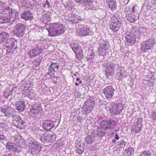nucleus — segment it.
<instances>
[{"instance_id":"4468645a","label":"nucleus","mask_w":156,"mask_h":156,"mask_svg":"<svg viewBox=\"0 0 156 156\" xmlns=\"http://www.w3.org/2000/svg\"><path fill=\"white\" fill-rule=\"evenodd\" d=\"M42 111V109L40 105H34L30 108V114L35 117L38 115H40Z\"/></svg>"},{"instance_id":"2eb2a0df","label":"nucleus","mask_w":156,"mask_h":156,"mask_svg":"<svg viewBox=\"0 0 156 156\" xmlns=\"http://www.w3.org/2000/svg\"><path fill=\"white\" fill-rule=\"evenodd\" d=\"M5 147L6 149L9 151L14 152L15 153H18L20 152L18 148H20V144L18 145L17 144L9 142L7 143Z\"/></svg>"},{"instance_id":"9b49d317","label":"nucleus","mask_w":156,"mask_h":156,"mask_svg":"<svg viewBox=\"0 0 156 156\" xmlns=\"http://www.w3.org/2000/svg\"><path fill=\"white\" fill-rule=\"evenodd\" d=\"M71 46L75 54L76 58L79 60L82 58L83 54L81 46L78 44H72Z\"/></svg>"},{"instance_id":"39448f33","label":"nucleus","mask_w":156,"mask_h":156,"mask_svg":"<svg viewBox=\"0 0 156 156\" xmlns=\"http://www.w3.org/2000/svg\"><path fill=\"white\" fill-rule=\"evenodd\" d=\"M2 45L5 46V49L9 53L13 52L17 47L16 41L12 38L7 39L6 41L3 43Z\"/></svg>"},{"instance_id":"ddd939ff","label":"nucleus","mask_w":156,"mask_h":156,"mask_svg":"<svg viewBox=\"0 0 156 156\" xmlns=\"http://www.w3.org/2000/svg\"><path fill=\"white\" fill-rule=\"evenodd\" d=\"M142 121V119L140 118H138L135 120L132 126V129L136 133H138L141 131Z\"/></svg>"},{"instance_id":"a18cd8bd","label":"nucleus","mask_w":156,"mask_h":156,"mask_svg":"<svg viewBox=\"0 0 156 156\" xmlns=\"http://www.w3.org/2000/svg\"><path fill=\"white\" fill-rule=\"evenodd\" d=\"M10 92L8 90L5 91L4 96L6 98H7L10 95Z\"/></svg>"},{"instance_id":"c9c22d12","label":"nucleus","mask_w":156,"mask_h":156,"mask_svg":"<svg viewBox=\"0 0 156 156\" xmlns=\"http://www.w3.org/2000/svg\"><path fill=\"white\" fill-rule=\"evenodd\" d=\"M126 143L123 140H121L117 143V145H119V147L122 149L124 147Z\"/></svg>"},{"instance_id":"6ab92c4d","label":"nucleus","mask_w":156,"mask_h":156,"mask_svg":"<svg viewBox=\"0 0 156 156\" xmlns=\"http://www.w3.org/2000/svg\"><path fill=\"white\" fill-rule=\"evenodd\" d=\"M43 127L45 130L50 131L54 126L53 122L50 119L44 120L42 123Z\"/></svg>"},{"instance_id":"338daca9","label":"nucleus","mask_w":156,"mask_h":156,"mask_svg":"<svg viewBox=\"0 0 156 156\" xmlns=\"http://www.w3.org/2000/svg\"><path fill=\"white\" fill-rule=\"evenodd\" d=\"M80 79L79 78H77L76 79V80L77 81H79L80 80Z\"/></svg>"},{"instance_id":"e2e57ef3","label":"nucleus","mask_w":156,"mask_h":156,"mask_svg":"<svg viewBox=\"0 0 156 156\" xmlns=\"http://www.w3.org/2000/svg\"><path fill=\"white\" fill-rule=\"evenodd\" d=\"M154 82H150L149 83V85L151 86L153 85L154 84Z\"/></svg>"},{"instance_id":"6e6d98bb","label":"nucleus","mask_w":156,"mask_h":156,"mask_svg":"<svg viewBox=\"0 0 156 156\" xmlns=\"http://www.w3.org/2000/svg\"><path fill=\"white\" fill-rule=\"evenodd\" d=\"M7 126V125L4 123H1L0 124V128H2L3 129H4Z\"/></svg>"},{"instance_id":"b1692460","label":"nucleus","mask_w":156,"mask_h":156,"mask_svg":"<svg viewBox=\"0 0 156 156\" xmlns=\"http://www.w3.org/2000/svg\"><path fill=\"white\" fill-rule=\"evenodd\" d=\"M132 14L130 13L127 15L126 16V18L127 21L130 23H133L135 22L139 18V15L138 14H136L135 15L134 14V13Z\"/></svg>"},{"instance_id":"69168bd1","label":"nucleus","mask_w":156,"mask_h":156,"mask_svg":"<svg viewBox=\"0 0 156 156\" xmlns=\"http://www.w3.org/2000/svg\"><path fill=\"white\" fill-rule=\"evenodd\" d=\"M112 143H115L116 142V140H115V139H113L112 141Z\"/></svg>"},{"instance_id":"4be33fe9","label":"nucleus","mask_w":156,"mask_h":156,"mask_svg":"<svg viewBox=\"0 0 156 156\" xmlns=\"http://www.w3.org/2000/svg\"><path fill=\"white\" fill-rule=\"evenodd\" d=\"M21 18L25 21L28 20L33 19V14L29 11H25L20 14Z\"/></svg>"},{"instance_id":"de8ad7c7","label":"nucleus","mask_w":156,"mask_h":156,"mask_svg":"<svg viewBox=\"0 0 156 156\" xmlns=\"http://www.w3.org/2000/svg\"><path fill=\"white\" fill-rule=\"evenodd\" d=\"M52 64H53L52 66L54 68V69H55V68L57 69H59V65H57V63L51 62V65H52Z\"/></svg>"},{"instance_id":"20e7f679","label":"nucleus","mask_w":156,"mask_h":156,"mask_svg":"<svg viewBox=\"0 0 156 156\" xmlns=\"http://www.w3.org/2000/svg\"><path fill=\"white\" fill-rule=\"evenodd\" d=\"M110 23V28L114 32H116L121 27L122 20L119 17L113 16L111 18Z\"/></svg>"},{"instance_id":"473e14b6","label":"nucleus","mask_w":156,"mask_h":156,"mask_svg":"<svg viewBox=\"0 0 156 156\" xmlns=\"http://www.w3.org/2000/svg\"><path fill=\"white\" fill-rule=\"evenodd\" d=\"M135 7L133 6L132 9H130L128 6H126L125 8L124 12L126 14V15H127L128 14L132 13V12L133 11V12H135L134 11V9Z\"/></svg>"},{"instance_id":"774afa93","label":"nucleus","mask_w":156,"mask_h":156,"mask_svg":"<svg viewBox=\"0 0 156 156\" xmlns=\"http://www.w3.org/2000/svg\"><path fill=\"white\" fill-rule=\"evenodd\" d=\"M75 85L77 86H78L79 85L77 83H76L75 84Z\"/></svg>"},{"instance_id":"f704fd0d","label":"nucleus","mask_w":156,"mask_h":156,"mask_svg":"<svg viewBox=\"0 0 156 156\" xmlns=\"http://www.w3.org/2000/svg\"><path fill=\"white\" fill-rule=\"evenodd\" d=\"M84 145L83 144L76 146V151L79 154H82L84 151V148L83 147Z\"/></svg>"},{"instance_id":"4c0bfd02","label":"nucleus","mask_w":156,"mask_h":156,"mask_svg":"<svg viewBox=\"0 0 156 156\" xmlns=\"http://www.w3.org/2000/svg\"><path fill=\"white\" fill-rule=\"evenodd\" d=\"M151 153L149 151H144L139 156H151Z\"/></svg>"},{"instance_id":"a19ab883","label":"nucleus","mask_w":156,"mask_h":156,"mask_svg":"<svg viewBox=\"0 0 156 156\" xmlns=\"http://www.w3.org/2000/svg\"><path fill=\"white\" fill-rule=\"evenodd\" d=\"M149 118L152 121H156V113L153 112L150 115Z\"/></svg>"},{"instance_id":"f03ea898","label":"nucleus","mask_w":156,"mask_h":156,"mask_svg":"<svg viewBox=\"0 0 156 156\" xmlns=\"http://www.w3.org/2000/svg\"><path fill=\"white\" fill-rule=\"evenodd\" d=\"M50 26L48 30L50 36H58L63 34L65 32V27L60 23H51Z\"/></svg>"},{"instance_id":"f8f14e48","label":"nucleus","mask_w":156,"mask_h":156,"mask_svg":"<svg viewBox=\"0 0 156 156\" xmlns=\"http://www.w3.org/2000/svg\"><path fill=\"white\" fill-rule=\"evenodd\" d=\"M115 89L111 85L106 86L103 90V93L106 99H110L114 95Z\"/></svg>"},{"instance_id":"412c9836","label":"nucleus","mask_w":156,"mask_h":156,"mask_svg":"<svg viewBox=\"0 0 156 156\" xmlns=\"http://www.w3.org/2000/svg\"><path fill=\"white\" fill-rule=\"evenodd\" d=\"M2 15V14H1ZM1 18L2 20V23H8V25H10L12 24L13 23V20L11 21V18L9 16V15L7 14L6 13L4 12L3 15L1 16Z\"/></svg>"},{"instance_id":"8fccbe9b","label":"nucleus","mask_w":156,"mask_h":156,"mask_svg":"<svg viewBox=\"0 0 156 156\" xmlns=\"http://www.w3.org/2000/svg\"><path fill=\"white\" fill-rule=\"evenodd\" d=\"M45 3L46 5H47V8L48 9H50L51 8V6L50 4V2L48 0H46Z\"/></svg>"},{"instance_id":"0e129e2a","label":"nucleus","mask_w":156,"mask_h":156,"mask_svg":"<svg viewBox=\"0 0 156 156\" xmlns=\"http://www.w3.org/2000/svg\"><path fill=\"white\" fill-rule=\"evenodd\" d=\"M46 4H45V3H44L43 4L42 7L43 8H44L46 7Z\"/></svg>"},{"instance_id":"dca6fc26","label":"nucleus","mask_w":156,"mask_h":156,"mask_svg":"<svg viewBox=\"0 0 156 156\" xmlns=\"http://www.w3.org/2000/svg\"><path fill=\"white\" fill-rule=\"evenodd\" d=\"M100 47L98 50L100 52V54L102 56H105L106 54V51L109 48V45L108 43L104 41H102L100 43Z\"/></svg>"},{"instance_id":"bb28decb","label":"nucleus","mask_w":156,"mask_h":156,"mask_svg":"<svg viewBox=\"0 0 156 156\" xmlns=\"http://www.w3.org/2000/svg\"><path fill=\"white\" fill-rule=\"evenodd\" d=\"M1 111L4 113L7 116H11L12 117V113L13 112L11 108L9 106H7L4 108H2Z\"/></svg>"},{"instance_id":"c85d7f7f","label":"nucleus","mask_w":156,"mask_h":156,"mask_svg":"<svg viewBox=\"0 0 156 156\" xmlns=\"http://www.w3.org/2000/svg\"><path fill=\"white\" fill-rule=\"evenodd\" d=\"M85 3L83 4H81L83 6H86V10L91 9L93 8L92 0H82Z\"/></svg>"},{"instance_id":"393cba45","label":"nucleus","mask_w":156,"mask_h":156,"mask_svg":"<svg viewBox=\"0 0 156 156\" xmlns=\"http://www.w3.org/2000/svg\"><path fill=\"white\" fill-rule=\"evenodd\" d=\"M26 105L24 101H19L16 104V109L20 112H22L25 108Z\"/></svg>"},{"instance_id":"7ed1b4c3","label":"nucleus","mask_w":156,"mask_h":156,"mask_svg":"<svg viewBox=\"0 0 156 156\" xmlns=\"http://www.w3.org/2000/svg\"><path fill=\"white\" fill-rule=\"evenodd\" d=\"M95 98L93 97H90L84 103L81 112L82 114L85 115L90 113L95 106Z\"/></svg>"},{"instance_id":"e433bc0d","label":"nucleus","mask_w":156,"mask_h":156,"mask_svg":"<svg viewBox=\"0 0 156 156\" xmlns=\"http://www.w3.org/2000/svg\"><path fill=\"white\" fill-rule=\"evenodd\" d=\"M94 140V138L91 136H87L85 139V141L87 144H90Z\"/></svg>"},{"instance_id":"72a5a7b5","label":"nucleus","mask_w":156,"mask_h":156,"mask_svg":"<svg viewBox=\"0 0 156 156\" xmlns=\"http://www.w3.org/2000/svg\"><path fill=\"white\" fill-rule=\"evenodd\" d=\"M116 108L118 110V114H119L122 112L124 108V105L121 103H119L116 104Z\"/></svg>"},{"instance_id":"f257e3e1","label":"nucleus","mask_w":156,"mask_h":156,"mask_svg":"<svg viewBox=\"0 0 156 156\" xmlns=\"http://www.w3.org/2000/svg\"><path fill=\"white\" fill-rule=\"evenodd\" d=\"M115 124V121L111 118L103 120L100 123V128L97 129V134L99 137H102L106 133L107 130L113 129Z\"/></svg>"},{"instance_id":"2f4dec72","label":"nucleus","mask_w":156,"mask_h":156,"mask_svg":"<svg viewBox=\"0 0 156 156\" xmlns=\"http://www.w3.org/2000/svg\"><path fill=\"white\" fill-rule=\"evenodd\" d=\"M116 104H114L113 105L112 107L110 109V112L111 114H112L113 115H118V110L116 108Z\"/></svg>"},{"instance_id":"423d86ee","label":"nucleus","mask_w":156,"mask_h":156,"mask_svg":"<svg viewBox=\"0 0 156 156\" xmlns=\"http://www.w3.org/2000/svg\"><path fill=\"white\" fill-rule=\"evenodd\" d=\"M115 64L112 62H110L108 65L106 63L103 64L107 77L113 76L115 70Z\"/></svg>"},{"instance_id":"09e8293b","label":"nucleus","mask_w":156,"mask_h":156,"mask_svg":"<svg viewBox=\"0 0 156 156\" xmlns=\"http://www.w3.org/2000/svg\"><path fill=\"white\" fill-rule=\"evenodd\" d=\"M40 62L39 60H36L33 61V63L35 66V67H37L40 64Z\"/></svg>"},{"instance_id":"4d7b16f0","label":"nucleus","mask_w":156,"mask_h":156,"mask_svg":"<svg viewBox=\"0 0 156 156\" xmlns=\"http://www.w3.org/2000/svg\"><path fill=\"white\" fill-rule=\"evenodd\" d=\"M77 3H79L80 4H83L84 3V2L82 1V0H74Z\"/></svg>"},{"instance_id":"aec40b11","label":"nucleus","mask_w":156,"mask_h":156,"mask_svg":"<svg viewBox=\"0 0 156 156\" xmlns=\"http://www.w3.org/2000/svg\"><path fill=\"white\" fill-rule=\"evenodd\" d=\"M126 41L130 44H133L136 41L135 34L132 32H128L126 37Z\"/></svg>"},{"instance_id":"603ef678","label":"nucleus","mask_w":156,"mask_h":156,"mask_svg":"<svg viewBox=\"0 0 156 156\" xmlns=\"http://www.w3.org/2000/svg\"><path fill=\"white\" fill-rule=\"evenodd\" d=\"M133 151V149L132 148L130 147L127 148V149L125 151L126 153L128 154L129 153H130V154H131V153L132 151Z\"/></svg>"},{"instance_id":"5fc2aeb1","label":"nucleus","mask_w":156,"mask_h":156,"mask_svg":"<svg viewBox=\"0 0 156 156\" xmlns=\"http://www.w3.org/2000/svg\"><path fill=\"white\" fill-rule=\"evenodd\" d=\"M39 1H33L34 2L33 3V5L36 7H37L39 6L40 5V3H39Z\"/></svg>"},{"instance_id":"680f3d73","label":"nucleus","mask_w":156,"mask_h":156,"mask_svg":"<svg viewBox=\"0 0 156 156\" xmlns=\"http://www.w3.org/2000/svg\"><path fill=\"white\" fill-rule=\"evenodd\" d=\"M94 57V53H93L91 55H90L89 56V58H90L92 59Z\"/></svg>"},{"instance_id":"3c124183","label":"nucleus","mask_w":156,"mask_h":156,"mask_svg":"<svg viewBox=\"0 0 156 156\" xmlns=\"http://www.w3.org/2000/svg\"><path fill=\"white\" fill-rule=\"evenodd\" d=\"M141 29H140L139 30V31L137 32L139 34V36H140L139 37H143V36H144V33L141 32V31L140 30Z\"/></svg>"},{"instance_id":"79ce46f5","label":"nucleus","mask_w":156,"mask_h":156,"mask_svg":"<svg viewBox=\"0 0 156 156\" xmlns=\"http://www.w3.org/2000/svg\"><path fill=\"white\" fill-rule=\"evenodd\" d=\"M147 81H148L149 82H154L155 80V77L152 75L148 76V77H147Z\"/></svg>"},{"instance_id":"1a4fd4ad","label":"nucleus","mask_w":156,"mask_h":156,"mask_svg":"<svg viewBox=\"0 0 156 156\" xmlns=\"http://www.w3.org/2000/svg\"><path fill=\"white\" fill-rule=\"evenodd\" d=\"M156 41L154 39H149L141 44V49L144 52H146L151 49L156 44Z\"/></svg>"},{"instance_id":"37998d69","label":"nucleus","mask_w":156,"mask_h":156,"mask_svg":"<svg viewBox=\"0 0 156 156\" xmlns=\"http://www.w3.org/2000/svg\"><path fill=\"white\" fill-rule=\"evenodd\" d=\"M27 97H28L30 99H32L34 96L33 95V93L32 92V91L30 90L28 92V93L26 95Z\"/></svg>"},{"instance_id":"f3484780","label":"nucleus","mask_w":156,"mask_h":156,"mask_svg":"<svg viewBox=\"0 0 156 156\" xmlns=\"http://www.w3.org/2000/svg\"><path fill=\"white\" fill-rule=\"evenodd\" d=\"M42 51L41 47H36L29 51L28 54L30 58H33L41 54Z\"/></svg>"},{"instance_id":"c03bdc74","label":"nucleus","mask_w":156,"mask_h":156,"mask_svg":"<svg viewBox=\"0 0 156 156\" xmlns=\"http://www.w3.org/2000/svg\"><path fill=\"white\" fill-rule=\"evenodd\" d=\"M50 143L52 142L55 141L56 140V134H53V135L50 134Z\"/></svg>"},{"instance_id":"9d476101","label":"nucleus","mask_w":156,"mask_h":156,"mask_svg":"<svg viewBox=\"0 0 156 156\" xmlns=\"http://www.w3.org/2000/svg\"><path fill=\"white\" fill-rule=\"evenodd\" d=\"M26 30V27L24 24L18 23L15 26L13 31L15 35L20 37L24 35Z\"/></svg>"},{"instance_id":"7c9ffc66","label":"nucleus","mask_w":156,"mask_h":156,"mask_svg":"<svg viewBox=\"0 0 156 156\" xmlns=\"http://www.w3.org/2000/svg\"><path fill=\"white\" fill-rule=\"evenodd\" d=\"M50 134L44 133L41 136V140L44 143H48L50 141Z\"/></svg>"},{"instance_id":"0eeeda50","label":"nucleus","mask_w":156,"mask_h":156,"mask_svg":"<svg viewBox=\"0 0 156 156\" xmlns=\"http://www.w3.org/2000/svg\"><path fill=\"white\" fill-rule=\"evenodd\" d=\"M12 116L15 126L20 129H24L26 126V123L24 121L21 119L20 116L15 115H12Z\"/></svg>"},{"instance_id":"a211bd4d","label":"nucleus","mask_w":156,"mask_h":156,"mask_svg":"<svg viewBox=\"0 0 156 156\" xmlns=\"http://www.w3.org/2000/svg\"><path fill=\"white\" fill-rule=\"evenodd\" d=\"M75 18V19H73V23H75L76 26H78L79 29L85 26H84L85 23L83 18L79 16H76Z\"/></svg>"},{"instance_id":"cd10ccee","label":"nucleus","mask_w":156,"mask_h":156,"mask_svg":"<svg viewBox=\"0 0 156 156\" xmlns=\"http://www.w3.org/2000/svg\"><path fill=\"white\" fill-rule=\"evenodd\" d=\"M106 2L109 7L112 10L114 11L116 9L117 5L115 0H106Z\"/></svg>"},{"instance_id":"6e6552de","label":"nucleus","mask_w":156,"mask_h":156,"mask_svg":"<svg viewBox=\"0 0 156 156\" xmlns=\"http://www.w3.org/2000/svg\"><path fill=\"white\" fill-rule=\"evenodd\" d=\"M27 140L29 141L28 147L32 151H35L37 153L41 151V148L42 147L37 141L33 139L29 138L27 139Z\"/></svg>"},{"instance_id":"49530a36","label":"nucleus","mask_w":156,"mask_h":156,"mask_svg":"<svg viewBox=\"0 0 156 156\" xmlns=\"http://www.w3.org/2000/svg\"><path fill=\"white\" fill-rule=\"evenodd\" d=\"M63 5H69L70 3L69 0H61Z\"/></svg>"},{"instance_id":"052dcab7","label":"nucleus","mask_w":156,"mask_h":156,"mask_svg":"<svg viewBox=\"0 0 156 156\" xmlns=\"http://www.w3.org/2000/svg\"><path fill=\"white\" fill-rule=\"evenodd\" d=\"M115 135V139L117 140H118L119 138V136L117 134H116Z\"/></svg>"},{"instance_id":"bf43d9fd","label":"nucleus","mask_w":156,"mask_h":156,"mask_svg":"<svg viewBox=\"0 0 156 156\" xmlns=\"http://www.w3.org/2000/svg\"><path fill=\"white\" fill-rule=\"evenodd\" d=\"M21 83L23 84V85L24 86L25 88H26V87L25 86V84L27 86V84L26 83H25V80H23L21 81Z\"/></svg>"},{"instance_id":"a878e982","label":"nucleus","mask_w":156,"mask_h":156,"mask_svg":"<svg viewBox=\"0 0 156 156\" xmlns=\"http://www.w3.org/2000/svg\"><path fill=\"white\" fill-rule=\"evenodd\" d=\"M125 71L124 69L122 67H119L117 70L116 77L119 80H122L124 78Z\"/></svg>"},{"instance_id":"c756f323","label":"nucleus","mask_w":156,"mask_h":156,"mask_svg":"<svg viewBox=\"0 0 156 156\" xmlns=\"http://www.w3.org/2000/svg\"><path fill=\"white\" fill-rule=\"evenodd\" d=\"M9 36L8 34L5 32H0V43H4L8 39Z\"/></svg>"},{"instance_id":"ea45409f","label":"nucleus","mask_w":156,"mask_h":156,"mask_svg":"<svg viewBox=\"0 0 156 156\" xmlns=\"http://www.w3.org/2000/svg\"><path fill=\"white\" fill-rule=\"evenodd\" d=\"M7 137L6 135L2 133L0 134V141L3 143L5 141L7 140Z\"/></svg>"},{"instance_id":"864d4df0","label":"nucleus","mask_w":156,"mask_h":156,"mask_svg":"<svg viewBox=\"0 0 156 156\" xmlns=\"http://www.w3.org/2000/svg\"><path fill=\"white\" fill-rule=\"evenodd\" d=\"M77 118V119L78 121L79 122H81V121L83 120V119H82V117H81V116H77V117H76L75 115H74V116L73 119H74V118Z\"/></svg>"},{"instance_id":"5701e85b","label":"nucleus","mask_w":156,"mask_h":156,"mask_svg":"<svg viewBox=\"0 0 156 156\" xmlns=\"http://www.w3.org/2000/svg\"><path fill=\"white\" fill-rule=\"evenodd\" d=\"M91 31L89 27L85 26L79 29V33L81 36L89 35L90 34Z\"/></svg>"},{"instance_id":"13d9d810","label":"nucleus","mask_w":156,"mask_h":156,"mask_svg":"<svg viewBox=\"0 0 156 156\" xmlns=\"http://www.w3.org/2000/svg\"><path fill=\"white\" fill-rule=\"evenodd\" d=\"M26 0H20V2L22 5H24L26 4Z\"/></svg>"},{"instance_id":"58836bf2","label":"nucleus","mask_w":156,"mask_h":156,"mask_svg":"<svg viewBox=\"0 0 156 156\" xmlns=\"http://www.w3.org/2000/svg\"><path fill=\"white\" fill-rule=\"evenodd\" d=\"M52 65H51L48 68V72L47 73V74L50 75V74H54V73L55 72V69H54V68L52 67Z\"/></svg>"}]
</instances>
